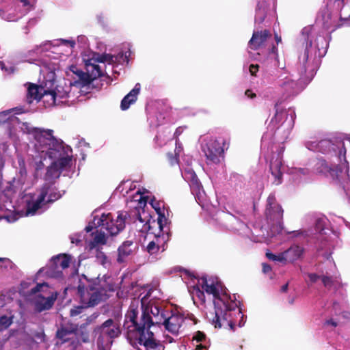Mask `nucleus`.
<instances>
[{
    "instance_id": "obj_1",
    "label": "nucleus",
    "mask_w": 350,
    "mask_h": 350,
    "mask_svg": "<svg viewBox=\"0 0 350 350\" xmlns=\"http://www.w3.org/2000/svg\"><path fill=\"white\" fill-rule=\"evenodd\" d=\"M202 288L208 295L214 297L215 317L212 320L215 327L230 326L232 328L234 323L231 317L230 312L234 310L239 306V301H236L235 295H233L234 299H232L230 295L227 293V289L224 287L221 282L207 280L204 276L201 278Z\"/></svg>"
},
{
    "instance_id": "obj_2",
    "label": "nucleus",
    "mask_w": 350,
    "mask_h": 350,
    "mask_svg": "<svg viewBox=\"0 0 350 350\" xmlns=\"http://www.w3.org/2000/svg\"><path fill=\"white\" fill-rule=\"evenodd\" d=\"M152 326V321L149 315V306H144V303L139 300L131 302L125 314L123 327L126 330V338L132 342L140 336L149 331Z\"/></svg>"
},
{
    "instance_id": "obj_3",
    "label": "nucleus",
    "mask_w": 350,
    "mask_h": 350,
    "mask_svg": "<svg viewBox=\"0 0 350 350\" xmlns=\"http://www.w3.org/2000/svg\"><path fill=\"white\" fill-rule=\"evenodd\" d=\"M114 291L113 284L108 283L106 280L96 281L87 288L80 282L77 286V295L80 298L81 305L72 308L70 315L75 317L82 313L85 308L94 307L105 301L109 297L108 293Z\"/></svg>"
},
{
    "instance_id": "obj_4",
    "label": "nucleus",
    "mask_w": 350,
    "mask_h": 350,
    "mask_svg": "<svg viewBox=\"0 0 350 350\" xmlns=\"http://www.w3.org/2000/svg\"><path fill=\"white\" fill-rule=\"evenodd\" d=\"M35 146L39 151L46 152L50 158L57 157L58 152L64 148L62 140L57 139L53 135V130L40 128L34 131Z\"/></svg>"
},
{
    "instance_id": "obj_5",
    "label": "nucleus",
    "mask_w": 350,
    "mask_h": 350,
    "mask_svg": "<svg viewBox=\"0 0 350 350\" xmlns=\"http://www.w3.org/2000/svg\"><path fill=\"white\" fill-rule=\"evenodd\" d=\"M312 171L314 174L332 178L345 191L350 188L348 174L339 165H329L325 159L317 158L313 161Z\"/></svg>"
},
{
    "instance_id": "obj_6",
    "label": "nucleus",
    "mask_w": 350,
    "mask_h": 350,
    "mask_svg": "<svg viewBox=\"0 0 350 350\" xmlns=\"http://www.w3.org/2000/svg\"><path fill=\"white\" fill-rule=\"evenodd\" d=\"M127 216L126 212H119L114 219L111 213H103L100 217L95 216L93 223L95 228H100V231L105 230L107 234L115 236L124 229Z\"/></svg>"
},
{
    "instance_id": "obj_7",
    "label": "nucleus",
    "mask_w": 350,
    "mask_h": 350,
    "mask_svg": "<svg viewBox=\"0 0 350 350\" xmlns=\"http://www.w3.org/2000/svg\"><path fill=\"white\" fill-rule=\"evenodd\" d=\"M39 195L35 200L27 201L26 214L33 215L42 206L51 204L62 198V194L57 189H51L49 184H44L39 189Z\"/></svg>"
},
{
    "instance_id": "obj_8",
    "label": "nucleus",
    "mask_w": 350,
    "mask_h": 350,
    "mask_svg": "<svg viewBox=\"0 0 350 350\" xmlns=\"http://www.w3.org/2000/svg\"><path fill=\"white\" fill-rule=\"evenodd\" d=\"M38 293H42V294H38L34 299L35 310L38 312H42L50 310L57 299V293L51 291V288L46 282L38 283L30 291V295H36Z\"/></svg>"
},
{
    "instance_id": "obj_9",
    "label": "nucleus",
    "mask_w": 350,
    "mask_h": 350,
    "mask_svg": "<svg viewBox=\"0 0 350 350\" xmlns=\"http://www.w3.org/2000/svg\"><path fill=\"white\" fill-rule=\"evenodd\" d=\"M150 203L158 215L157 221L152 220L151 221L150 219H148L139 230L142 232H149L154 226L157 225L159 230L162 231L167 221V218L165 217V211L167 212L165 207V204L163 201L157 200L155 198H153Z\"/></svg>"
},
{
    "instance_id": "obj_10",
    "label": "nucleus",
    "mask_w": 350,
    "mask_h": 350,
    "mask_svg": "<svg viewBox=\"0 0 350 350\" xmlns=\"http://www.w3.org/2000/svg\"><path fill=\"white\" fill-rule=\"evenodd\" d=\"M304 252V249L303 247L294 244L278 255L271 252H267L266 257L270 260L278 261L283 265H286L299 260L303 256Z\"/></svg>"
},
{
    "instance_id": "obj_11",
    "label": "nucleus",
    "mask_w": 350,
    "mask_h": 350,
    "mask_svg": "<svg viewBox=\"0 0 350 350\" xmlns=\"http://www.w3.org/2000/svg\"><path fill=\"white\" fill-rule=\"evenodd\" d=\"M228 144L226 146V141L224 138L211 140L204 149L206 159L214 163H219V158L224 154V149L228 148Z\"/></svg>"
},
{
    "instance_id": "obj_12",
    "label": "nucleus",
    "mask_w": 350,
    "mask_h": 350,
    "mask_svg": "<svg viewBox=\"0 0 350 350\" xmlns=\"http://www.w3.org/2000/svg\"><path fill=\"white\" fill-rule=\"evenodd\" d=\"M133 345H140L144 347L146 350H164L165 346L163 343L155 338L154 334L150 330L146 332L140 336V337L134 339L132 342Z\"/></svg>"
},
{
    "instance_id": "obj_13",
    "label": "nucleus",
    "mask_w": 350,
    "mask_h": 350,
    "mask_svg": "<svg viewBox=\"0 0 350 350\" xmlns=\"http://www.w3.org/2000/svg\"><path fill=\"white\" fill-rule=\"evenodd\" d=\"M269 205L266 208V217L268 223L272 226L280 227L282 224L283 209L278 204L270 202V198L268 199Z\"/></svg>"
},
{
    "instance_id": "obj_14",
    "label": "nucleus",
    "mask_w": 350,
    "mask_h": 350,
    "mask_svg": "<svg viewBox=\"0 0 350 350\" xmlns=\"http://www.w3.org/2000/svg\"><path fill=\"white\" fill-rule=\"evenodd\" d=\"M282 152L273 153L270 161L269 169L271 175L274 177L273 183L279 185L282 182L283 174L281 171L282 166Z\"/></svg>"
},
{
    "instance_id": "obj_15",
    "label": "nucleus",
    "mask_w": 350,
    "mask_h": 350,
    "mask_svg": "<svg viewBox=\"0 0 350 350\" xmlns=\"http://www.w3.org/2000/svg\"><path fill=\"white\" fill-rule=\"evenodd\" d=\"M185 321L183 314L178 313L172 314L163 321L165 329L173 335L177 336Z\"/></svg>"
},
{
    "instance_id": "obj_16",
    "label": "nucleus",
    "mask_w": 350,
    "mask_h": 350,
    "mask_svg": "<svg viewBox=\"0 0 350 350\" xmlns=\"http://www.w3.org/2000/svg\"><path fill=\"white\" fill-rule=\"evenodd\" d=\"M271 38V32L265 29L263 31H254L252 36L248 42V47L253 51H256L262 48L267 39Z\"/></svg>"
},
{
    "instance_id": "obj_17",
    "label": "nucleus",
    "mask_w": 350,
    "mask_h": 350,
    "mask_svg": "<svg viewBox=\"0 0 350 350\" xmlns=\"http://www.w3.org/2000/svg\"><path fill=\"white\" fill-rule=\"evenodd\" d=\"M96 328L113 340L121 334L120 325L112 319H108Z\"/></svg>"
},
{
    "instance_id": "obj_18",
    "label": "nucleus",
    "mask_w": 350,
    "mask_h": 350,
    "mask_svg": "<svg viewBox=\"0 0 350 350\" xmlns=\"http://www.w3.org/2000/svg\"><path fill=\"white\" fill-rule=\"evenodd\" d=\"M78 331V325L72 323L62 324L56 332V337L64 343L72 339Z\"/></svg>"
},
{
    "instance_id": "obj_19",
    "label": "nucleus",
    "mask_w": 350,
    "mask_h": 350,
    "mask_svg": "<svg viewBox=\"0 0 350 350\" xmlns=\"http://www.w3.org/2000/svg\"><path fill=\"white\" fill-rule=\"evenodd\" d=\"M70 88V85L63 86L62 85H57L55 89L44 90L43 94L50 96L51 100L55 103L57 98L63 99L68 98Z\"/></svg>"
},
{
    "instance_id": "obj_20",
    "label": "nucleus",
    "mask_w": 350,
    "mask_h": 350,
    "mask_svg": "<svg viewBox=\"0 0 350 350\" xmlns=\"http://www.w3.org/2000/svg\"><path fill=\"white\" fill-rule=\"evenodd\" d=\"M275 0H258L256 8L255 23L261 24L264 22L269 10L270 3L272 2L273 4H275Z\"/></svg>"
},
{
    "instance_id": "obj_21",
    "label": "nucleus",
    "mask_w": 350,
    "mask_h": 350,
    "mask_svg": "<svg viewBox=\"0 0 350 350\" xmlns=\"http://www.w3.org/2000/svg\"><path fill=\"white\" fill-rule=\"evenodd\" d=\"M337 144H333L330 140L323 139L319 142L318 146L319 148H327V150H324V152H329L330 150H332L335 152H338V154L339 157L342 155L345 156L346 154V148L345 146L344 142L342 140L337 141Z\"/></svg>"
},
{
    "instance_id": "obj_22",
    "label": "nucleus",
    "mask_w": 350,
    "mask_h": 350,
    "mask_svg": "<svg viewBox=\"0 0 350 350\" xmlns=\"http://www.w3.org/2000/svg\"><path fill=\"white\" fill-rule=\"evenodd\" d=\"M94 333L96 338V345L98 350H110L113 342V340L108 336L103 334L101 331L95 327Z\"/></svg>"
},
{
    "instance_id": "obj_23",
    "label": "nucleus",
    "mask_w": 350,
    "mask_h": 350,
    "mask_svg": "<svg viewBox=\"0 0 350 350\" xmlns=\"http://www.w3.org/2000/svg\"><path fill=\"white\" fill-rule=\"evenodd\" d=\"M70 256L66 254H59L55 256H53L51 259V269L53 270H57V272H61L59 271V268L61 269H65L70 266Z\"/></svg>"
},
{
    "instance_id": "obj_24",
    "label": "nucleus",
    "mask_w": 350,
    "mask_h": 350,
    "mask_svg": "<svg viewBox=\"0 0 350 350\" xmlns=\"http://www.w3.org/2000/svg\"><path fill=\"white\" fill-rule=\"evenodd\" d=\"M280 101H277L274 105L275 113L269 123L273 129H278L284 122V118L287 116L284 109L280 107Z\"/></svg>"
},
{
    "instance_id": "obj_25",
    "label": "nucleus",
    "mask_w": 350,
    "mask_h": 350,
    "mask_svg": "<svg viewBox=\"0 0 350 350\" xmlns=\"http://www.w3.org/2000/svg\"><path fill=\"white\" fill-rule=\"evenodd\" d=\"M140 91V85L137 83L134 88L126 95L121 101L120 107L122 110H126L131 104H133L137 98V95Z\"/></svg>"
},
{
    "instance_id": "obj_26",
    "label": "nucleus",
    "mask_w": 350,
    "mask_h": 350,
    "mask_svg": "<svg viewBox=\"0 0 350 350\" xmlns=\"http://www.w3.org/2000/svg\"><path fill=\"white\" fill-rule=\"evenodd\" d=\"M133 251V242L131 241H124L118 250V255L117 261L122 263L124 261V258L132 254Z\"/></svg>"
},
{
    "instance_id": "obj_27",
    "label": "nucleus",
    "mask_w": 350,
    "mask_h": 350,
    "mask_svg": "<svg viewBox=\"0 0 350 350\" xmlns=\"http://www.w3.org/2000/svg\"><path fill=\"white\" fill-rule=\"evenodd\" d=\"M45 89L42 87H40L35 84H30L27 89L28 98H30L29 103H31L32 100H40L42 97L48 96V94H44L43 92Z\"/></svg>"
},
{
    "instance_id": "obj_28",
    "label": "nucleus",
    "mask_w": 350,
    "mask_h": 350,
    "mask_svg": "<svg viewBox=\"0 0 350 350\" xmlns=\"http://www.w3.org/2000/svg\"><path fill=\"white\" fill-rule=\"evenodd\" d=\"M312 44V40L307 41L306 45V49H305L303 54H301L299 57V62L301 64H302V66H301V68L299 69L300 75H301V77H304L306 73V64L308 62V56H309L308 48L311 47Z\"/></svg>"
},
{
    "instance_id": "obj_29",
    "label": "nucleus",
    "mask_w": 350,
    "mask_h": 350,
    "mask_svg": "<svg viewBox=\"0 0 350 350\" xmlns=\"http://www.w3.org/2000/svg\"><path fill=\"white\" fill-rule=\"evenodd\" d=\"M161 239H163V237L159 234H155V239L149 242L146 247V250L150 255L156 254L159 251Z\"/></svg>"
},
{
    "instance_id": "obj_30",
    "label": "nucleus",
    "mask_w": 350,
    "mask_h": 350,
    "mask_svg": "<svg viewBox=\"0 0 350 350\" xmlns=\"http://www.w3.org/2000/svg\"><path fill=\"white\" fill-rule=\"evenodd\" d=\"M206 334L201 331L196 332L193 336V341H196L197 344L195 350H207V346L202 342L205 341Z\"/></svg>"
},
{
    "instance_id": "obj_31",
    "label": "nucleus",
    "mask_w": 350,
    "mask_h": 350,
    "mask_svg": "<svg viewBox=\"0 0 350 350\" xmlns=\"http://www.w3.org/2000/svg\"><path fill=\"white\" fill-rule=\"evenodd\" d=\"M59 176L60 172L57 165V163H53L49 167H47L46 173L45 174V180H51L52 179L59 178Z\"/></svg>"
},
{
    "instance_id": "obj_32",
    "label": "nucleus",
    "mask_w": 350,
    "mask_h": 350,
    "mask_svg": "<svg viewBox=\"0 0 350 350\" xmlns=\"http://www.w3.org/2000/svg\"><path fill=\"white\" fill-rule=\"evenodd\" d=\"M64 152L65 151H64V148L62 151L58 152V153H57L58 156L55 158V159H57V167L59 166V167H58L59 170H63L64 168H65L66 167L69 165L70 162L71 161V157L70 156H68V155L63 156Z\"/></svg>"
},
{
    "instance_id": "obj_33",
    "label": "nucleus",
    "mask_w": 350,
    "mask_h": 350,
    "mask_svg": "<svg viewBox=\"0 0 350 350\" xmlns=\"http://www.w3.org/2000/svg\"><path fill=\"white\" fill-rule=\"evenodd\" d=\"M94 80V79L88 71L86 72L80 71V77L75 81V83H79L81 86H85L90 84Z\"/></svg>"
},
{
    "instance_id": "obj_34",
    "label": "nucleus",
    "mask_w": 350,
    "mask_h": 350,
    "mask_svg": "<svg viewBox=\"0 0 350 350\" xmlns=\"http://www.w3.org/2000/svg\"><path fill=\"white\" fill-rule=\"evenodd\" d=\"M86 67L87 71L90 73L94 80L102 76V71L98 64L86 63Z\"/></svg>"
},
{
    "instance_id": "obj_35",
    "label": "nucleus",
    "mask_w": 350,
    "mask_h": 350,
    "mask_svg": "<svg viewBox=\"0 0 350 350\" xmlns=\"http://www.w3.org/2000/svg\"><path fill=\"white\" fill-rule=\"evenodd\" d=\"M282 88H284L285 91L288 93L291 94L293 92L294 89L296 87V83L295 81L291 80L290 79H286L283 83L281 85Z\"/></svg>"
},
{
    "instance_id": "obj_36",
    "label": "nucleus",
    "mask_w": 350,
    "mask_h": 350,
    "mask_svg": "<svg viewBox=\"0 0 350 350\" xmlns=\"http://www.w3.org/2000/svg\"><path fill=\"white\" fill-rule=\"evenodd\" d=\"M18 122V118L14 116H10L8 111H3L0 113V124L5 123L6 122Z\"/></svg>"
},
{
    "instance_id": "obj_37",
    "label": "nucleus",
    "mask_w": 350,
    "mask_h": 350,
    "mask_svg": "<svg viewBox=\"0 0 350 350\" xmlns=\"http://www.w3.org/2000/svg\"><path fill=\"white\" fill-rule=\"evenodd\" d=\"M167 319V315L165 313L161 315H157V317H152L150 315V319L152 321V325H162L164 326V321Z\"/></svg>"
},
{
    "instance_id": "obj_38",
    "label": "nucleus",
    "mask_w": 350,
    "mask_h": 350,
    "mask_svg": "<svg viewBox=\"0 0 350 350\" xmlns=\"http://www.w3.org/2000/svg\"><path fill=\"white\" fill-rule=\"evenodd\" d=\"M163 313H165L164 310L158 306H151L149 307V315H151L152 317L161 315Z\"/></svg>"
},
{
    "instance_id": "obj_39",
    "label": "nucleus",
    "mask_w": 350,
    "mask_h": 350,
    "mask_svg": "<svg viewBox=\"0 0 350 350\" xmlns=\"http://www.w3.org/2000/svg\"><path fill=\"white\" fill-rule=\"evenodd\" d=\"M12 323V319L8 317L6 315H3L0 317V327L1 329L8 328Z\"/></svg>"
},
{
    "instance_id": "obj_40",
    "label": "nucleus",
    "mask_w": 350,
    "mask_h": 350,
    "mask_svg": "<svg viewBox=\"0 0 350 350\" xmlns=\"http://www.w3.org/2000/svg\"><path fill=\"white\" fill-rule=\"evenodd\" d=\"M327 5L333 3L334 7L338 11H341L345 5V0H327Z\"/></svg>"
},
{
    "instance_id": "obj_41",
    "label": "nucleus",
    "mask_w": 350,
    "mask_h": 350,
    "mask_svg": "<svg viewBox=\"0 0 350 350\" xmlns=\"http://www.w3.org/2000/svg\"><path fill=\"white\" fill-rule=\"evenodd\" d=\"M106 235H107L106 234V231H105V230H103L102 231H100V233H99L95 237V241L98 243L105 244L107 242Z\"/></svg>"
},
{
    "instance_id": "obj_42",
    "label": "nucleus",
    "mask_w": 350,
    "mask_h": 350,
    "mask_svg": "<svg viewBox=\"0 0 350 350\" xmlns=\"http://www.w3.org/2000/svg\"><path fill=\"white\" fill-rule=\"evenodd\" d=\"M39 129L40 128L30 126L29 124L27 122L23 123V127H22V129L23 130V131L25 133H26L27 134L32 135L33 137H34V131H38Z\"/></svg>"
},
{
    "instance_id": "obj_43",
    "label": "nucleus",
    "mask_w": 350,
    "mask_h": 350,
    "mask_svg": "<svg viewBox=\"0 0 350 350\" xmlns=\"http://www.w3.org/2000/svg\"><path fill=\"white\" fill-rule=\"evenodd\" d=\"M167 156L168 161L171 165H174L178 163V162H179V159H178L179 155L178 154H176L175 152H174V154H173L172 152H169L167 154Z\"/></svg>"
},
{
    "instance_id": "obj_44",
    "label": "nucleus",
    "mask_w": 350,
    "mask_h": 350,
    "mask_svg": "<svg viewBox=\"0 0 350 350\" xmlns=\"http://www.w3.org/2000/svg\"><path fill=\"white\" fill-rule=\"evenodd\" d=\"M113 59V56L110 54H102L97 58V62L104 63V62H112Z\"/></svg>"
},
{
    "instance_id": "obj_45",
    "label": "nucleus",
    "mask_w": 350,
    "mask_h": 350,
    "mask_svg": "<svg viewBox=\"0 0 350 350\" xmlns=\"http://www.w3.org/2000/svg\"><path fill=\"white\" fill-rule=\"evenodd\" d=\"M322 282L325 287L330 288L334 284L332 277L323 275L321 277Z\"/></svg>"
},
{
    "instance_id": "obj_46",
    "label": "nucleus",
    "mask_w": 350,
    "mask_h": 350,
    "mask_svg": "<svg viewBox=\"0 0 350 350\" xmlns=\"http://www.w3.org/2000/svg\"><path fill=\"white\" fill-rule=\"evenodd\" d=\"M315 229L319 232H321L324 230V221L323 219L319 218L316 220Z\"/></svg>"
},
{
    "instance_id": "obj_47",
    "label": "nucleus",
    "mask_w": 350,
    "mask_h": 350,
    "mask_svg": "<svg viewBox=\"0 0 350 350\" xmlns=\"http://www.w3.org/2000/svg\"><path fill=\"white\" fill-rule=\"evenodd\" d=\"M349 21H350V14H349V16L348 18H344L340 14V23L335 25L334 29H333V31H334V30H336V29L342 27L343 25H344V23L342 22L348 23Z\"/></svg>"
},
{
    "instance_id": "obj_48",
    "label": "nucleus",
    "mask_w": 350,
    "mask_h": 350,
    "mask_svg": "<svg viewBox=\"0 0 350 350\" xmlns=\"http://www.w3.org/2000/svg\"><path fill=\"white\" fill-rule=\"evenodd\" d=\"M97 259L100 261V264L103 266H106L109 263L107 257L103 253H100L97 256Z\"/></svg>"
},
{
    "instance_id": "obj_49",
    "label": "nucleus",
    "mask_w": 350,
    "mask_h": 350,
    "mask_svg": "<svg viewBox=\"0 0 350 350\" xmlns=\"http://www.w3.org/2000/svg\"><path fill=\"white\" fill-rule=\"evenodd\" d=\"M259 70V65L251 64L249 68L250 72L252 76H256V72Z\"/></svg>"
},
{
    "instance_id": "obj_50",
    "label": "nucleus",
    "mask_w": 350,
    "mask_h": 350,
    "mask_svg": "<svg viewBox=\"0 0 350 350\" xmlns=\"http://www.w3.org/2000/svg\"><path fill=\"white\" fill-rule=\"evenodd\" d=\"M196 291V296L203 302H205V295L203 291L200 290L199 287L195 288Z\"/></svg>"
},
{
    "instance_id": "obj_51",
    "label": "nucleus",
    "mask_w": 350,
    "mask_h": 350,
    "mask_svg": "<svg viewBox=\"0 0 350 350\" xmlns=\"http://www.w3.org/2000/svg\"><path fill=\"white\" fill-rule=\"evenodd\" d=\"M184 129L181 126L178 127L174 134V138L176 139V142H177L178 140V137L181 135V133L183 132Z\"/></svg>"
},
{
    "instance_id": "obj_52",
    "label": "nucleus",
    "mask_w": 350,
    "mask_h": 350,
    "mask_svg": "<svg viewBox=\"0 0 350 350\" xmlns=\"http://www.w3.org/2000/svg\"><path fill=\"white\" fill-rule=\"evenodd\" d=\"M262 272L266 274L271 273L272 271L271 267L267 263H262Z\"/></svg>"
},
{
    "instance_id": "obj_53",
    "label": "nucleus",
    "mask_w": 350,
    "mask_h": 350,
    "mask_svg": "<svg viewBox=\"0 0 350 350\" xmlns=\"http://www.w3.org/2000/svg\"><path fill=\"white\" fill-rule=\"evenodd\" d=\"M80 338L83 342H88L89 341V334L87 332H81Z\"/></svg>"
},
{
    "instance_id": "obj_54",
    "label": "nucleus",
    "mask_w": 350,
    "mask_h": 350,
    "mask_svg": "<svg viewBox=\"0 0 350 350\" xmlns=\"http://www.w3.org/2000/svg\"><path fill=\"white\" fill-rule=\"evenodd\" d=\"M308 275L312 283L316 282L320 278V276L316 273H308Z\"/></svg>"
},
{
    "instance_id": "obj_55",
    "label": "nucleus",
    "mask_w": 350,
    "mask_h": 350,
    "mask_svg": "<svg viewBox=\"0 0 350 350\" xmlns=\"http://www.w3.org/2000/svg\"><path fill=\"white\" fill-rule=\"evenodd\" d=\"M245 95L250 98H254L256 97V94L254 93L251 90H247L245 92Z\"/></svg>"
},
{
    "instance_id": "obj_56",
    "label": "nucleus",
    "mask_w": 350,
    "mask_h": 350,
    "mask_svg": "<svg viewBox=\"0 0 350 350\" xmlns=\"http://www.w3.org/2000/svg\"><path fill=\"white\" fill-rule=\"evenodd\" d=\"M325 325H332V326L336 327L338 325V323L336 321H335L334 319H330L325 321Z\"/></svg>"
},
{
    "instance_id": "obj_57",
    "label": "nucleus",
    "mask_w": 350,
    "mask_h": 350,
    "mask_svg": "<svg viewBox=\"0 0 350 350\" xmlns=\"http://www.w3.org/2000/svg\"><path fill=\"white\" fill-rule=\"evenodd\" d=\"M182 149H183V148L181 146V144L179 143V142L178 141L177 142H176V148L174 150V152L176 153V154L179 155V153L181 152Z\"/></svg>"
},
{
    "instance_id": "obj_58",
    "label": "nucleus",
    "mask_w": 350,
    "mask_h": 350,
    "mask_svg": "<svg viewBox=\"0 0 350 350\" xmlns=\"http://www.w3.org/2000/svg\"><path fill=\"white\" fill-rule=\"evenodd\" d=\"M135 216L140 224H142L144 222V220L142 218L139 211L135 212Z\"/></svg>"
},
{
    "instance_id": "obj_59",
    "label": "nucleus",
    "mask_w": 350,
    "mask_h": 350,
    "mask_svg": "<svg viewBox=\"0 0 350 350\" xmlns=\"http://www.w3.org/2000/svg\"><path fill=\"white\" fill-rule=\"evenodd\" d=\"M71 70L78 77V78L80 77V71L81 70L78 69L76 66H72Z\"/></svg>"
},
{
    "instance_id": "obj_60",
    "label": "nucleus",
    "mask_w": 350,
    "mask_h": 350,
    "mask_svg": "<svg viewBox=\"0 0 350 350\" xmlns=\"http://www.w3.org/2000/svg\"><path fill=\"white\" fill-rule=\"evenodd\" d=\"M62 42H64L66 44H69L70 46L72 48H73L75 45V42L74 40H63Z\"/></svg>"
},
{
    "instance_id": "obj_61",
    "label": "nucleus",
    "mask_w": 350,
    "mask_h": 350,
    "mask_svg": "<svg viewBox=\"0 0 350 350\" xmlns=\"http://www.w3.org/2000/svg\"><path fill=\"white\" fill-rule=\"evenodd\" d=\"M288 283H286L285 284H284L282 288H281V291L283 292V293H285L288 290Z\"/></svg>"
},
{
    "instance_id": "obj_62",
    "label": "nucleus",
    "mask_w": 350,
    "mask_h": 350,
    "mask_svg": "<svg viewBox=\"0 0 350 350\" xmlns=\"http://www.w3.org/2000/svg\"><path fill=\"white\" fill-rule=\"evenodd\" d=\"M192 183H193V184L196 185L197 187H199V182L197 180V177L196 175L194 176L193 178L192 179Z\"/></svg>"
},
{
    "instance_id": "obj_63",
    "label": "nucleus",
    "mask_w": 350,
    "mask_h": 350,
    "mask_svg": "<svg viewBox=\"0 0 350 350\" xmlns=\"http://www.w3.org/2000/svg\"><path fill=\"white\" fill-rule=\"evenodd\" d=\"M94 226H92L90 225H88V226L85 227V230L87 232H90L92 230V229L94 228Z\"/></svg>"
},
{
    "instance_id": "obj_64",
    "label": "nucleus",
    "mask_w": 350,
    "mask_h": 350,
    "mask_svg": "<svg viewBox=\"0 0 350 350\" xmlns=\"http://www.w3.org/2000/svg\"><path fill=\"white\" fill-rule=\"evenodd\" d=\"M277 51H278L277 47L273 45L271 50V53L276 54Z\"/></svg>"
}]
</instances>
